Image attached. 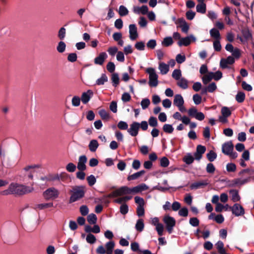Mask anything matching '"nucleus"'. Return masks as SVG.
Masks as SVG:
<instances>
[{"label": "nucleus", "instance_id": "nucleus-1", "mask_svg": "<svg viewBox=\"0 0 254 254\" xmlns=\"http://www.w3.org/2000/svg\"><path fill=\"white\" fill-rule=\"evenodd\" d=\"M33 190V188L13 183L10 184L8 190L3 191V194H13L22 195L31 192Z\"/></svg>", "mask_w": 254, "mask_h": 254}, {"label": "nucleus", "instance_id": "nucleus-2", "mask_svg": "<svg viewBox=\"0 0 254 254\" xmlns=\"http://www.w3.org/2000/svg\"><path fill=\"white\" fill-rule=\"evenodd\" d=\"M84 188L85 187L83 186L72 187V189L69 190L71 195L69 199V203H72L83 198L85 195Z\"/></svg>", "mask_w": 254, "mask_h": 254}, {"label": "nucleus", "instance_id": "nucleus-3", "mask_svg": "<svg viewBox=\"0 0 254 254\" xmlns=\"http://www.w3.org/2000/svg\"><path fill=\"white\" fill-rule=\"evenodd\" d=\"M146 72L149 74L148 84L150 87H156L158 84V76L155 72V69L152 67H149L146 69Z\"/></svg>", "mask_w": 254, "mask_h": 254}, {"label": "nucleus", "instance_id": "nucleus-4", "mask_svg": "<svg viewBox=\"0 0 254 254\" xmlns=\"http://www.w3.org/2000/svg\"><path fill=\"white\" fill-rule=\"evenodd\" d=\"M163 221L166 225V228L167 231L169 234H171L176 225L175 219L171 216L166 215L163 218Z\"/></svg>", "mask_w": 254, "mask_h": 254}, {"label": "nucleus", "instance_id": "nucleus-5", "mask_svg": "<svg viewBox=\"0 0 254 254\" xmlns=\"http://www.w3.org/2000/svg\"><path fill=\"white\" fill-rule=\"evenodd\" d=\"M59 194L58 190L54 188H49L43 192V196L46 200L56 198Z\"/></svg>", "mask_w": 254, "mask_h": 254}, {"label": "nucleus", "instance_id": "nucleus-6", "mask_svg": "<svg viewBox=\"0 0 254 254\" xmlns=\"http://www.w3.org/2000/svg\"><path fill=\"white\" fill-rule=\"evenodd\" d=\"M229 209L236 216H242L245 213L244 208L239 203H235L233 206L229 207Z\"/></svg>", "mask_w": 254, "mask_h": 254}, {"label": "nucleus", "instance_id": "nucleus-7", "mask_svg": "<svg viewBox=\"0 0 254 254\" xmlns=\"http://www.w3.org/2000/svg\"><path fill=\"white\" fill-rule=\"evenodd\" d=\"M139 127V123L136 122H133L130 125V128L127 129V132L132 136H136L138 133Z\"/></svg>", "mask_w": 254, "mask_h": 254}, {"label": "nucleus", "instance_id": "nucleus-8", "mask_svg": "<svg viewBox=\"0 0 254 254\" xmlns=\"http://www.w3.org/2000/svg\"><path fill=\"white\" fill-rule=\"evenodd\" d=\"M235 63V59L232 56H228L226 59H222L220 60V66L222 69L229 68L228 64H232Z\"/></svg>", "mask_w": 254, "mask_h": 254}, {"label": "nucleus", "instance_id": "nucleus-9", "mask_svg": "<svg viewBox=\"0 0 254 254\" xmlns=\"http://www.w3.org/2000/svg\"><path fill=\"white\" fill-rule=\"evenodd\" d=\"M206 151V147L201 145H198L196 146V152L194 153L195 159L199 161L202 157V155Z\"/></svg>", "mask_w": 254, "mask_h": 254}, {"label": "nucleus", "instance_id": "nucleus-10", "mask_svg": "<svg viewBox=\"0 0 254 254\" xmlns=\"http://www.w3.org/2000/svg\"><path fill=\"white\" fill-rule=\"evenodd\" d=\"M234 149V145L231 141H227L225 142L222 147V152L225 154L228 155L232 151H233Z\"/></svg>", "mask_w": 254, "mask_h": 254}, {"label": "nucleus", "instance_id": "nucleus-11", "mask_svg": "<svg viewBox=\"0 0 254 254\" xmlns=\"http://www.w3.org/2000/svg\"><path fill=\"white\" fill-rule=\"evenodd\" d=\"M129 38L133 41L137 39L138 34L137 31V27L135 24H132L129 25Z\"/></svg>", "mask_w": 254, "mask_h": 254}, {"label": "nucleus", "instance_id": "nucleus-12", "mask_svg": "<svg viewBox=\"0 0 254 254\" xmlns=\"http://www.w3.org/2000/svg\"><path fill=\"white\" fill-rule=\"evenodd\" d=\"M87 158L84 155L80 156L79 158L78 162L77 164V169L79 171H84L86 169L85 163H86Z\"/></svg>", "mask_w": 254, "mask_h": 254}, {"label": "nucleus", "instance_id": "nucleus-13", "mask_svg": "<svg viewBox=\"0 0 254 254\" xmlns=\"http://www.w3.org/2000/svg\"><path fill=\"white\" fill-rule=\"evenodd\" d=\"M107 57L108 56L105 52L100 53L98 56L94 59V64L101 65L104 64L105 60L107 58Z\"/></svg>", "mask_w": 254, "mask_h": 254}, {"label": "nucleus", "instance_id": "nucleus-14", "mask_svg": "<svg viewBox=\"0 0 254 254\" xmlns=\"http://www.w3.org/2000/svg\"><path fill=\"white\" fill-rule=\"evenodd\" d=\"M93 95V92L91 90H88L87 92L82 93L81 100L84 104H87Z\"/></svg>", "mask_w": 254, "mask_h": 254}, {"label": "nucleus", "instance_id": "nucleus-15", "mask_svg": "<svg viewBox=\"0 0 254 254\" xmlns=\"http://www.w3.org/2000/svg\"><path fill=\"white\" fill-rule=\"evenodd\" d=\"M241 33L245 43L252 40V33L248 28H244L241 30Z\"/></svg>", "mask_w": 254, "mask_h": 254}, {"label": "nucleus", "instance_id": "nucleus-16", "mask_svg": "<svg viewBox=\"0 0 254 254\" xmlns=\"http://www.w3.org/2000/svg\"><path fill=\"white\" fill-rule=\"evenodd\" d=\"M191 39L193 40L195 39L194 37L192 35L187 36L185 38H182L178 42V44L180 47L182 46H188L191 43Z\"/></svg>", "mask_w": 254, "mask_h": 254}, {"label": "nucleus", "instance_id": "nucleus-17", "mask_svg": "<svg viewBox=\"0 0 254 254\" xmlns=\"http://www.w3.org/2000/svg\"><path fill=\"white\" fill-rule=\"evenodd\" d=\"M208 184L209 183L208 182L207 180L202 181L196 182L191 184L190 186V188L191 190L198 189L200 188H204V187L207 186Z\"/></svg>", "mask_w": 254, "mask_h": 254}, {"label": "nucleus", "instance_id": "nucleus-18", "mask_svg": "<svg viewBox=\"0 0 254 254\" xmlns=\"http://www.w3.org/2000/svg\"><path fill=\"white\" fill-rule=\"evenodd\" d=\"M133 12L137 14H142L145 15L148 12V8L147 5H143L141 7L134 6L133 7Z\"/></svg>", "mask_w": 254, "mask_h": 254}, {"label": "nucleus", "instance_id": "nucleus-19", "mask_svg": "<svg viewBox=\"0 0 254 254\" xmlns=\"http://www.w3.org/2000/svg\"><path fill=\"white\" fill-rule=\"evenodd\" d=\"M148 187L145 184H141L131 189L132 192L137 193L144 190H146Z\"/></svg>", "mask_w": 254, "mask_h": 254}, {"label": "nucleus", "instance_id": "nucleus-20", "mask_svg": "<svg viewBox=\"0 0 254 254\" xmlns=\"http://www.w3.org/2000/svg\"><path fill=\"white\" fill-rule=\"evenodd\" d=\"M173 104L175 106H182V105L184 104V100L180 94H176L174 99Z\"/></svg>", "mask_w": 254, "mask_h": 254}, {"label": "nucleus", "instance_id": "nucleus-21", "mask_svg": "<svg viewBox=\"0 0 254 254\" xmlns=\"http://www.w3.org/2000/svg\"><path fill=\"white\" fill-rule=\"evenodd\" d=\"M85 231L86 233L93 232L94 233H99L100 232V228L97 225H94L93 228L89 225H86L85 227Z\"/></svg>", "mask_w": 254, "mask_h": 254}, {"label": "nucleus", "instance_id": "nucleus-22", "mask_svg": "<svg viewBox=\"0 0 254 254\" xmlns=\"http://www.w3.org/2000/svg\"><path fill=\"white\" fill-rule=\"evenodd\" d=\"M229 193L231 195L232 200L233 202H237L240 200L241 197L237 190H231Z\"/></svg>", "mask_w": 254, "mask_h": 254}, {"label": "nucleus", "instance_id": "nucleus-23", "mask_svg": "<svg viewBox=\"0 0 254 254\" xmlns=\"http://www.w3.org/2000/svg\"><path fill=\"white\" fill-rule=\"evenodd\" d=\"M39 167H40V166H39V165H30V166H28L25 167L24 168V170L26 172L29 171V172L28 174V177L30 179H32L33 178V174L34 172V171H33V170L30 171V170L31 169H33L35 168H39Z\"/></svg>", "mask_w": 254, "mask_h": 254}, {"label": "nucleus", "instance_id": "nucleus-24", "mask_svg": "<svg viewBox=\"0 0 254 254\" xmlns=\"http://www.w3.org/2000/svg\"><path fill=\"white\" fill-rule=\"evenodd\" d=\"M115 246V243L113 241H109L106 244L105 247L107 250V254H112Z\"/></svg>", "mask_w": 254, "mask_h": 254}, {"label": "nucleus", "instance_id": "nucleus-25", "mask_svg": "<svg viewBox=\"0 0 254 254\" xmlns=\"http://www.w3.org/2000/svg\"><path fill=\"white\" fill-rule=\"evenodd\" d=\"M99 146V144L97 140L95 139L91 140L89 144L88 147L90 151L94 152L96 151Z\"/></svg>", "mask_w": 254, "mask_h": 254}, {"label": "nucleus", "instance_id": "nucleus-26", "mask_svg": "<svg viewBox=\"0 0 254 254\" xmlns=\"http://www.w3.org/2000/svg\"><path fill=\"white\" fill-rule=\"evenodd\" d=\"M120 196L124 194H130L132 192L131 189L127 186H123L118 189Z\"/></svg>", "mask_w": 254, "mask_h": 254}, {"label": "nucleus", "instance_id": "nucleus-27", "mask_svg": "<svg viewBox=\"0 0 254 254\" xmlns=\"http://www.w3.org/2000/svg\"><path fill=\"white\" fill-rule=\"evenodd\" d=\"M145 173V171L144 170H141L139 172H136L135 173H134L132 175H129L127 177V180L128 181H131V180H134L137 179H138L139 177H140L141 176L143 175Z\"/></svg>", "mask_w": 254, "mask_h": 254}, {"label": "nucleus", "instance_id": "nucleus-28", "mask_svg": "<svg viewBox=\"0 0 254 254\" xmlns=\"http://www.w3.org/2000/svg\"><path fill=\"white\" fill-rule=\"evenodd\" d=\"M209 32L211 37L215 40H220L221 39L220 32L216 28H213L211 29Z\"/></svg>", "mask_w": 254, "mask_h": 254}, {"label": "nucleus", "instance_id": "nucleus-29", "mask_svg": "<svg viewBox=\"0 0 254 254\" xmlns=\"http://www.w3.org/2000/svg\"><path fill=\"white\" fill-rule=\"evenodd\" d=\"M177 85L182 89H186L188 87V81L185 78H181L177 82Z\"/></svg>", "mask_w": 254, "mask_h": 254}, {"label": "nucleus", "instance_id": "nucleus-30", "mask_svg": "<svg viewBox=\"0 0 254 254\" xmlns=\"http://www.w3.org/2000/svg\"><path fill=\"white\" fill-rule=\"evenodd\" d=\"M159 68L162 74H166L169 70V65L164 63L159 64Z\"/></svg>", "mask_w": 254, "mask_h": 254}, {"label": "nucleus", "instance_id": "nucleus-31", "mask_svg": "<svg viewBox=\"0 0 254 254\" xmlns=\"http://www.w3.org/2000/svg\"><path fill=\"white\" fill-rule=\"evenodd\" d=\"M197 12L204 14L206 11V6L205 3H198L196 7Z\"/></svg>", "mask_w": 254, "mask_h": 254}, {"label": "nucleus", "instance_id": "nucleus-32", "mask_svg": "<svg viewBox=\"0 0 254 254\" xmlns=\"http://www.w3.org/2000/svg\"><path fill=\"white\" fill-rule=\"evenodd\" d=\"M111 80L113 82V85L115 87H117L120 83L119 74L117 73H112Z\"/></svg>", "mask_w": 254, "mask_h": 254}, {"label": "nucleus", "instance_id": "nucleus-33", "mask_svg": "<svg viewBox=\"0 0 254 254\" xmlns=\"http://www.w3.org/2000/svg\"><path fill=\"white\" fill-rule=\"evenodd\" d=\"M87 220L90 224H95L97 222V217L95 214L91 213L88 215Z\"/></svg>", "mask_w": 254, "mask_h": 254}, {"label": "nucleus", "instance_id": "nucleus-34", "mask_svg": "<svg viewBox=\"0 0 254 254\" xmlns=\"http://www.w3.org/2000/svg\"><path fill=\"white\" fill-rule=\"evenodd\" d=\"M135 227L137 231L139 232L142 231L144 227L143 220L142 219L137 220Z\"/></svg>", "mask_w": 254, "mask_h": 254}, {"label": "nucleus", "instance_id": "nucleus-35", "mask_svg": "<svg viewBox=\"0 0 254 254\" xmlns=\"http://www.w3.org/2000/svg\"><path fill=\"white\" fill-rule=\"evenodd\" d=\"M108 81V77L106 74L103 73L101 75L100 78H98L96 82V83L98 85H103L105 82Z\"/></svg>", "mask_w": 254, "mask_h": 254}, {"label": "nucleus", "instance_id": "nucleus-36", "mask_svg": "<svg viewBox=\"0 0 254 254\" xmlns=\"http://www.w3.org/2000/svg\"><path fill=\"white\" fill-rule=\"evenodd\" d=\"M245 94L244 92L242 91H239L238 92L237 94L236 95V100L240 103L243 102L245 99Z\"/></svg>", "mask_w": 254, "mask_h": 254}, {"label": "nucleus", "instance_id": "nucleus-37", "mask_svg": "<svg viewBox=\"0 0 254 254\" xmlns=\"http://www.w3.org/2000/svg\"><path fill=\"white\" fill-rule=\"evenodd\" d=\"M194 159L195 158L191 156L190 154H188L183 158V160L187 165H190L193 162Z\"/></svg>", "mask_w": 254, "mask_h": 254}, {"label": "nucleus", "instance_id": "nucleus-38", "mask_svg": "<svg viewBox=\"0 0 254 254\" xmlns=\"http://www.w3.org/2000/svg\"><path fill=\"white\" fill-rule=\"evenodd\" d=\"M173 43V40L171 37H165L162 42V45L165 47H169L172 45Z\"/></svg>", "mask_w": 254, "mask_h": 254}, {"label": "nucleus", "instance_id": "nucleus-39", "mask_svg": "<svg viewBox=\"0 0 254 254\" xmlns=\"http://www.w3.org/2000/svg\"><path fill=\"white\" fill-rule=\"evenodd\" d=\"M207 159L210 162H213L217 157V154L213 150H210L206 154Z\"/></svg>", "mask_w": 254, "mask_h": 254}, {"label": "nucleus", "instance_id": "nucleus-40", "mask_svg": "<svg viewBox=\"0 0 254 254\" xmlns=\"http://www.w3.org/2000/svg\"><path fill=\"white\" fill-rule=\"evenodd\" d=\"M99 114L101 119L103 120H108L110 118L109 114L104 109H102L99 111Z\"/></svg>", "mask_w": 254, "mask_h": 254}, {"label": "nucleus", "instance_id": "nucleus-41", "mask_svg": "<svg viewBox=\"0 0 254 254\" xmlns=\"http://www.w3.org/2000/svg\"><path fill=\"white\" fill-rule=\"evenodd\" d=\"M222 115L224 117H229L231 115V112L229 108L227 107H223L221 109V111Z\"/></svg>", "mask_w": 254, "mask_h": 254}, {"label": "nucleus", "instance_id": "nucleus-42", "mask_svg": "<svg viewBox=\"0 0 254 254\" xmlns=\"http://www.w3.org/2000/svg\"><path fill=\"white\" fill-rule=\"evenodd\" d=\"M119 13L121 16H124L128 14V10L124 5H121L119 7Z\"/></svg>", "mask_w": 254, "mask_h": 254}, {"label": "nucleus", "instance_id": "nucleus-43", "mask_svg": "<svg viewBox=\"0 0 254 254\" xmlns=\"http://www.w3.org/2000/svg\"><path fill=\"white\" fill-rule=\"evenodd\" d=\"M66 45L65 43L63 41H60L57 47V51L60 53H62L64 52L65 50Z\"/></svg>", "mask_w": 254, "mask_h": 254}, {"label": "nucleus", "instance_id": "nucleus-44", "mask_svg": "<svg viewBox=\"0 0 254 254\" xmlns=\"http://www.w3.org/2000/svg\"><path fill=\"white\" fill-rule=\"evenodd\" d=\"M163 131L168 133H171L174 131V128L171 125L165 124L163 127Z\"/></svg>", "mask_w": 254, "mask_h": 254}, {"label": "nucleus", "instance_id": "nucleus-45", "mask_svg": "<svg viewBox=\"0 0 254 254\" xmlns=\"http://www.w3.org/2000/svg\"><path fill=\"white\" fill-rule=\"evenodd\" d=\"M88 233L89 234H87V235L86 236V241L87 242V243L91 244H93L95 243L96 241V237L93 234H91L90 233Z\"/></svg>", "mask_w": 254, "mask_h": 254}, {"label": "nucleus", "instance_id": "nucleus-46", "mask_svg": "<svg viewBox=\"0 0 254 254\" xmlns=\"http://www.w3.org/2000/svg\"><path fill=\"white\" fill-rule=\"evenodd\" d=\"M211 74L215 80L218 81L222 77V73L220 71H217L215 72H210Z\"/></svg>", "mask_w": 254, "mask_h": 254}, {"label": "nucleus", "instance_id": "nucleus-47", "mask_svg": "<svg viewBox=\"0 0 254 254\" xmlns=\"http://www.w3.org/2000/svg\"><path fill=\"white\" fill-rule=\"evenodd\" d=\"M89 186H93L96 182V179L95 176L93 175H91L88 176L86 178Z\"/></svg>", "mask_w": 254, "mask_h": 254}, {"label": "nucleus", "instance_id": "nucleus-48", "mask_svg": "<svg viewBox=\"0 0 254 254\" xmlns=\"http://www.w3.org/2000/svg\"><path fill=\"white\" fill-rule=\"evenodd\" d=\"M149 125L152 127H156L158 126L157 118L154 117H150L148 120Z\"/></svg>", "mask_w": 254, "mask_h": 254}, {"label": "nucleus", "instance_id": "nucleus-49", "mask_svg": "<svg viewBox=\"0 0 254 254\" xmlns=\"http://www.w3.org/2000/svg\"><path fill=\"white\" fill-rule=\"evenodd\" d=\"M120 211L123 215L127 214L128 211V205L126 203H123L120 206Z\"/></svg>", "mask_w": 254, "mask_h": 254}, {"label": "nucleus", "instance_id": "nucleus-50", "mask_svg": "<svg viewBox=\"0 0 254 254\" xmlns=\"http://www.w3.org/2000/svg\"><path fill=\"white\" fill-rule=\"evenodd\" d=\"M150 101L149 99L145 98L143 99L141 102V106L142 109L145 110L149 106Z\"/></svg>", "mask_w": 254, "mask_h": 254}, {"label": "nucleus", "instance_id": "nucleus-51", "mask_svg": "<svg viewBox=\"0 0 254 254\" xmlns=\"http://www.w3.org/2000/svg\"><path fill=\"white\" fill-rule=\"evenodd\" d=\"M117 127L119 129L122 130L128 129V125L126 122L124 121H120L117 125Z\"/></svg>", "mask_w": 254, "mask_h": 254}, {"label": "nucleus", "instance_id": "nucleus-52", "mask_svg": "<svg viewBox=\"0 0 254 254\" xmlns=\"http://www.w3.org/2000/svg\"><path fill=\"white\" fill-rule=\"evenodd\" d=\"M226 170L228 172H234L236 170V166L234 163H228L226 165Z\"/></svg>", "mask_w": 254, "mask_h": 254}, {"label": "nucleus", "instance_id": "nucleus-53", "mask_svg": "<svg viewBox=\"0 0 254 254\" xmlns=\"http://www.w3.org/2000/svg\"><path fill=\"white\" fill-rule=\"evenodd\" d=\"M66 30L64 27L60 29L58 32V37L60 40H63L65 37Z\"/></svg>", "mask_w": 254, "mask_h": 254}, {"label": "nucleus", "instance_id": "nucleus-54", "mask_svg": "<svg viewBox=\"0 0 254 254\" xmlns=\"http://www.w3.org/2000/svg\"><path fill=\"white\" fill-rule=\"evenodd\" d=\"M182 75L181 71L180 69H175L172 73V77L176 80H179Z\"/></svg>", "mask_w": 254, "mask_h": 254}, {"label": "nucleus", "instance_id": "nucleus-55", "mask_svg": "<svg viewBox=\"0 0 254 254\" xmlns=\"http://www.w3.org/2000/svg\"><path fill=\"white\" fill-rule=\"evenodd\" d=\"M212 76L210 72L208 73V74L203 76L202 78V82L204 84H207L212 80Z\"/></svg>", "mask_w": 254, "mask_h": 254}, {"label": "nucleus", "instance_id": "nucleus-56", "mask_svg": "<svg viewBox=\"0 0 254 254\" xmlns=\"http://www.w3.org/2000/svg\"><path fill=\"white\" fill-rule=\"evenodd\" d=\"M53 206V202L41 203L37 205V207L40 209H44L45 208L51 207Z\"/></svg>", "mask_w": 254, "mask_h": 254}, {"label": "nucleus", "instance_id": "nucleus-57", "mask_svg": "<svg viewBox=\"0 0 254 254\" xmlns=\"http://www.w3.org/2000/svg\"><path fill=\"white\" fill-rule=\"evenodd\" d=\"M135 48L139 51H143L145 49V43L142 41L137 42L134 45Z\"/></svg>", "mask_w": 254, "mask_h": 254}, {"label": "nucleus", "instance_id": "nucleus-58", "mask_svg": "<svg viewBox=\"0 0 254 254\" xmlns=\"http://www.w3.org/2000/svg\"><path fill=\"white\" fill-rule=\"evenodd\" d=\"M169 165V160L166 157H162L160 160V166L162 167H167Z\"/></svg>", "mask_w": 254, "mask_h": 254}, {"label": "nucleus", "instance_id": "nucleus-59", "mask_svg": "<svg viewBox=\"0 0 254 254\" xmlns=\"http://www.w3.org/2000/svg\"><path fill=\"white\" fill-rule=\"evenodd\" d=\"M193 101L195 105H199L201 102V97L198 94L193 95L192 97Z\"/></svg>", "mask_w": 254, "mask_h": 254}, {"label": "nucleus", "instance_id": "nucleus-60", "mask_svg": "<svg viewBox=\"0 0 254 254\" xmlns=\"http://www.w3.org/2000/svg\"><path fill=\"white\" fill-rule=\"evenodd\" d=\"M206 170L207 173L213 174L215 171V168L212 163H209L207 165Z\"/></svg>", "mask_w": 254, "mask_h": 254}, {"label": "nucleus", "instance_id": "nucleus-61", "mask_svg": "<svg viewBox=\"0 0 254 254\" xmlns=\"http://www.w3.org/2000/svg\"><path fill=\"white\" fill-rule=\"evenodd\" d=\"M72 105L75 107H78L80 103V98L78 96H74L71 100Z\"/></svg>", "mask_w": 254, "mask_h": 254}, {"label": "nucleus", "instance_id": "nucleus-62", "mask_svg": "<svg viewBox=\"0 0 254 254\" xmlns=\"http://www.w3.org/2000/svg\"><path fill=\"white\" fill-rule=\"evenodd\" d=\"M106 67L107 70L111 73H113L115 70V65L112 62H110L107 64Z\"/></svg>", "mask_w": 254, "mask_h": 254}, {"label": "nucleus", "instance_id": "nucleus-63", "mask_svg": "<svg viewBox=\"0 0 254 254\" xmlns=\"http://www.w3.org/2000/svg\"><path fill=\"white\" fill-rule=\"evenodd\" d=\"M80 212L83 216H86L89 212V209L86 205H82L80 207Z\"/></svg>", "mask_w": 254, "mask_h": 254}, {"label": "nucleus", "instance_id": "nucleus-64", "mask_svg": "<svg viewBox=\"0 0 254 254\" xmlns=\"http://www.w3.org/2000/svg\"><path fill=\"white\" fill-rule=\"evenodd\" d=\"M213 47L216 51L219 52L221 50V45L220 44V40H215L213 42Z\"/></svg>", "mask_w": 254, "mask_h": 254}]
</instances>
